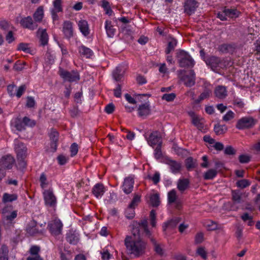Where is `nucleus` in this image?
<instances>
[{"label":"nucleus","mask_w":260,"mask_h":260,"mask_svg":"<svg viewBox=\"0 0 260 260\" xmlns=\"http://www.w3.org/2000/svg\"><path fill=\"white\" fill-rule=\"evenodd\" d=\"M130 227L132 235L126 237L124 244L127 253L137 257L145 252L146 247V243L142 239L141 235L145 234L149 236L150 232L148 229L147 219L141 222L134 221Z\"/></svg>","instance_id":"obj_1"},{"label":"nucleus","mask_w":260,"mask_h":260,"mask_svg":"<svg viewBox=\"0 0 260 260\" xmlns=\"http://www.w3.org/2000/svg\"><path fill=\"white\" fill-rule=\"evenodd\" d=\"M177 58L179 65L181 68H191L194 61L191 56L184 50H179L177 53Z\"/></svg>","instance_id":"obj_2"},{"label":"nucleus","mask_w":260,"mask_h":260,"mask_svg":"<svg viewBox=\"0 0 260 260\" xmlns=\"http://www.w3.org/2000/svg\"><path fill=\"white\" fill-rule=\"evenodd\" d=\"M240 12L235 8H223L217 14V17L221 21L228 20V18L235 19L238 17Z\"/></svg>","instance_id":"obj_3"},{"label":"nucleus","mask_w":260,"mask_h":260,"mask_svg":"<svg viewBox=\"0 0 260 260\" xmlns=\"http://www.w3.org/2000/svg\"><path fill=\"white\" fill-rule=\"evenodd\" d=\"M205 62L213 71H217L226 67V63L224 60L216 56L208 57L205 60Z\"/></svg>","instance_id":"obj_4"},{"label":"nucleus","mask_w":260,"mask_h":260,"mask_svg":"<svg viewBox=\"0 0 260 260\" xmlns=\"http://www.w3.org/2000/svg\"><path fill=\"white\" fill-rule=\"evenodd\" d=\"M256 121L250 116L242 117L237 122L236 127L239 129H244L253 127Z\"/></svg>","instance_id":"obj_5"},{"label":"nucleus","mask_w":260,"mask_h":260,"mask_svg":"<svg viewBox=\"0 0 260 260\" xmlns=\"http://www.w3.org/2000/svg\"><path fill=\"white\" fill-rule=\"evenodd\" d=\"M164 162L168 166L170 171L174 174H178L181 171L182 165L179 161L170 157H166L164 159Z\"/></svg>","instance_id":"obj_6"},{"label":"nucleus","mask_w":260,"mask_h":260,"mask_svg":"<svg viewBox=\"0 0 260 260\" xmlns=\"http://www.w3.org/2000/svg\"><path fill=\"white\" fill-rule=\"evenodd\" d=\"M148 144L153 147L157 145L161 146L162 141L160 134L157 131L152 132L148 137L145 136Z\"/></svg>","instance_id":"obj_7"},{"label":"nucleus","mask_w":260,"mask_h":260,"mask_svg":"<svg viewBox=\"0 0 260 260\" xmlns=\"http://www.w3.org/2000/svg\"><path fill=\"white\" fill-rule=\"evenodd\" d=\"M62 225V223L59 219H55L48 223V226L52 235H58L61 232Z\"/></svg>","instance_id":"obj_8"},{"label":"nucleus","mask_w":260,"mask_h":260,"mask_svg":"<svg viewBox=\"0 0 260 260\" xmlns=\"http://www.w3.org/2000/svg\"><path fill=\"white\" fill-rule=\"evenodd\" d=\"M14 158L11 155H6L0 160V170L11 169L14 163Z\"/></svg>","instance_id":"obj_9"},{"label":"nucleus","mask_w":260,"mask_h":260,"mask_svg":"<svg viewBox=\"0 0 260 260\" xmlns=\"http://www.w3.org/2000/svg\"><path fill=\"white\" fill-rule=\"evenodd\" d=\"M44 199L46 205L53 207L56 205V199L51 189L44 190L43 192Z\"/></svg>","instance_id":"obj_10"},{"label":"nucleus","mask_w":260,"mask_h":260,"mask_svg":"<svg viewBox=\"0 0 260 260\" xmlns=\"http://www.w3.org/2000/svg\"><path fill=\"white\" fill-rule=\"evenodd\" d=\"M60 76L64 80L69 82H76L80 79L79 73L77 72H68L67 71H61L60 73Z\"/></svg>","instance_id":"obj_11"},{"label":"nucleus","mask_w":260,"mask_h":260,"mask_svg":"<svg viewBox=\"0 0 260 260\" xmlns=\"http://www.w3.org/2000/svg\"><path fill=\"white\" fill-rule=\"evenodd\" d=\"M14 149L17 153V159L26 157V148L23 143L17 139L14 140Z\"/></svg>","instance_id":"obj_12"},{"label":"nucleus","mask_w":260,"mask_h":260,"mask_svg":"<svg viewBox=\"0 0 260 260\" xmlns=\"http://www.w3.org/2000/svg\"><path fill=\"white\" fill-rule=\"evenodd\" d=\"M134 177L133 175H130L126 177L123 181L122 186V190L126 194L130 193L134 187Z\"/></svg>","instance_id":"obj_13"},{"label":"nucleus","mask_w":260,"mask_h":260,"mask_svg":"<svg viewBox=\"0 0 260 260\" xmlns=\"http://www.w3.org/2000/svg\"><path fill=\"white\" fill-rule=\"evenodd\" d=\"M181 81L187 87H191L195 84L196 76L193 70H190L187 75H184L180 77Z\"/></svg>","instance_id":"obj_14"},{"label":"nucleus","mask_w":260,"mask_h":260,"mask_svg":"<svg viewBox=\"0 0 260 260\" xmlns=\"http://www.w3.org/2000/svg\"><path fill=\"white\" fill-rule=\"evenodd\" d=\"M199 6V3L196 0H186L184 3V12L190 15L194 13Z\"/></svg>","instance_id":"obj_15"},{"label":"nucleus","mask_w":260,"mask_h":260,"mask_svg":"<svg viewBox=\"0 0 260 260\" xmlns=\"http://www.w3.org/2000/svg\"><path fill=\"white\" fill-rule=\"evenodd\" d=\"M63 32L65 37L70 39L73 36V24L69 21H66L63 24Z\"/></svg>","instance_id":"obj_16"},{"label":"nucleus","mask_w":260,"mask_h":260,"mask_svg":"<svg viewBox=\"0 0 260 260\" xmlns=\"http://www.w3.org/2000/svg\"><path fill=\"white\" fill-rule=\"evenodd\" d=\"M189 115L192 118L193 124L199 129L201 130L204 127V119L197 115L193 112H188Z\"/></svg>","instance_id":"obj_17"},{"label":"nucleus","mask_w":260,"mask_h":260,"mask_svg":"<svg viewBox=\"0 0 260 260\" xmlns=\"http://www.w3.org/2000/svg\"><path fill=\"white\" fill-rule=\"evenodd\" d=\"M20 24L24 27L34 30L37 27V25L33 20L31 17L28 16L22 18L20 21Z\"/></svg>","instance_id":"obj_18"},{"label":"nucleus","mask_w":260,"mask_h":260,"mask_svg":"<svg viewBox=\"0 0 260 260\" xmlns=\"http://www.w3.org/2000/svg\"><path fill=\"white\" fill-rule=\"evenodd\" d=\"M92 192L97 199H100L105 192V188L101 183L96 184L92 188Z\"/></svg>","instance_id":"obj_19"},{"label":"nucleus","mask_w":260,"mask_h":260,"mask_svg":"<svg viewBox=\"0 0 260 260\" xmlns=\"http://www.w3.org/2000/svg\"><path fill=\"white\" fill-rule=\"evenodd\" d=\"M78 25L81 32L84 36L86 37L89 35L90 29L87 21L81 20L78 22Z\"/></svg>","instance_id":"obj_20"},{"label":"nucleus","mask_w":260,"mask_h":260,"mask_svg":"<svg viewBox=\"0 0 260 260\" xmlns=\"http://www.w3.org/2000/svg\"><path fill=\"white\" fill-rule=\"evenodd\" d=\"M62 2L61 0H54L53 8L51 10V14L53 19L57 18V13L61 12L62 9Z\"/></svg>","instance_id":"obj_21"},{"label":"nucleus","mask_w":260,"mask_h":260,"mask_svg":"<svg viewBox=\"0 0 260 260\" xmlns=\"http://www.w3.org/2000/svg\"><path fill=\"white\" fill-rule=\"evenodd\" d=\"M3 214L4 222L9 223L17 217V213L16 211L8 212L7 209L5 208L3 210Z\"/></svg>","instance_id":"obj_22"},{"label":"nucleus","mask_w":260,"mask_h":260,"mask_svg":"<svg viewBox=\"0 0 260 260\" xmlns=\"http://www.w3.org/2000/svg\"><path fill=\"white\" fill-rule=\"evenodd\" d=\"M125 71V68L122 66H118L113 72V76L114 79L117 81H120Z\"/></svg>","instance_id":"obj_23"},{"label":"nucleus","mask_w":260,"mask_h":260,"mask_svg":"<svg viewBox=\"0 0 260 260\" xmlns=\"http://www.w3.org/2000/svg\"><path fill=\"white\" fill-rule=\"evenodd\" d=\"M138 115L140 116H146L150 114V108L148 103L142 104L139 106L138 109Z\"/></svg>","instance_id":"obj_24"},{"label":"nucleus","mask_w":260,"mask_h":260,"mask_svg":"<svg viewBox=\"0 0 260 260\" xmlns=\"http://www.w3.org/2000/svg\"><path fill=\"white\" fill-rule=\"evenodd\" d=\"M49 137L52 141L51 147L53 151H55L57 147V141L58 137V133L55 130H52L49 134Z\"/></svg>","instance_id":"obj_25"},{"label":"nucleus","mask_w":260,"mask_h":260,"mask_svg":"<svg viewBox=\"0 0 260 260\" xmlns=\"http://www.w3.org/2000/svg\"><path fill=\"white\" fill-rule=\"evenodd\" d=\"M26 232L29 235L32 236L40 232L37 228V223L34 221H31L26 226Z\"/></svg>","instance_id":"obj_26"},{"label":"nucleus","mask_w":260,"mask_h":260,"mask_svg":"<svg viewBox=\"0 0 260 260\" xmlns=\"http://www.w3.org/2000/svg\"><path fill=\"white\" fill-rule=\"evenodd\" d=\"M215 96L219 99H224L227 95V90L224 86L219 85L216 87L214 90Z\"/></svg>","instance_id":"obj_27"},{"label":"nucleus","mask_w":260,"mask_h":260,"mask_svg":"<svg viewBox=\"0 0 260 260\" xmlns=\"http://www.w3.org/2000/svg\"><path fill=\"white\" fill-rule=\"evenodd\" d=\"M105 28L109 38H113L116 32V29L112 24L111 21L106 20L105 22Z\"/></svg>","instance_id":"obj_28"},{"label":"nucleus","mask_w":260,"mask_h":260,"mask_svg":"<svg viewBox=\"0 0 260 260\" xmlns=\"http://www.w3.org/2000/svg\"><path fill=\"white\" fill-rule=\"evenodd\" d=\"M232 199L234 204H240L243 202L242 193L239 190L232 191Z\"/></svg>","instance_id":"obj_29"},{"label":"nucleus","mask_w":260,"mask_h":260,"mask_svg":"<svg viewBox=\"0 0 260 260\" xmlns=\"http://www.w3.org/2000/svg\"><path fill=\"white\" fill-rule=\"evenodd\" d=\"M38 35L40 36V40L42 45H46L48 41V36L45 29H39L38 31Z\"/></svg>","instance_id":"obj_30"},{"label":"nucleus","mask_w":260,"mask_h":260,"mask_svg":"<svg viewBox=\"0 0 260 260\" xmlns=\"http://www.w3.org/2000/svg\"><path fill=\"white\" fill-rule=\"evenodd\" d=\"M211 89L207 87L204 91L200 94L199 98L195 102L196 103H199L202 101L208 98L211 94Z\"/></svg>","instance_id":"obj_31"},{"label":"nucleus","mask_w":260,"mask_h":260,"mask_svg":"<svg viewBox=\"0 0 260 260\" xmlns=\"http://www.w3.org/2000/svg\"><path fill=\"white\" fill-rule=\"evenodd\" d=\"M79 51L80 53L86 58L91 57L93 53L90 49L84 46H81L79 48Z\"/></svg>","instance_id":"obj_32"},{"label":"nucleus","mask_w":260,"mask_h":260,"mask_svg":"<svg viewBox=\"0 0 260 260\" xmlns=\"http://www.w3.org/2000/svg\"><path fill=\"white\" fill-rule=\"evenodd\" d=\"M12 127L15 128L16 130L21 131L25 128V125L23 121H21L19 119H15L11 122Z\"/></svg>","instance_id":"obj_33"},{"label":"nucleus","mask_w":260,"mask_h":260,"mask_svg":"<svg viewBox=\"0 0 260 260\" xmlns=\"http://www.w3.org/2000/svg\"><path fill=\"white\" fill-rule=\"evenodd\" d=\"M44 16V11L42 7H39L34 14V18L35 23L41 22Z\"/></svg>","instance_id":"obj_34"},{"label":"nucleus","mask_w":260,"mask_h":260,"mask_svg":"<svg viewBox=\"0 0 260 260\" xmlns=\"http://www.w3.org/2000/svg\"><path fill=\"white\" fill-rule=\"evenodd\" d=\"M189 183L187 179H180L178 181L177 188L180 191H183L188 187Z\"/></svg>","instance_id":"obj_35"},{"label":"nucleus","mask_w":260,"mask_h":260,"mask_svg":"<svg viewBox=\"0 0 260 260\" xmlns=\"http://www.w3.org/2000/svg\"><path fill=\"white\" fill-rule=\"evenodd\" d=\"M180 221L179 218H175V219H172L171 220L164 223L163 225V229L164 231L167 229H173L175 228L178 223Z\"/></svg>","instance_id":"obj_36"},{"label":"nucleus","mask_w":260,"mask_h":260,"mask_svg":"<svg viewBox=\"0 0 260 260\" xmlns=\"http://www.w3.org/2000/svg\"><path fill=\"white\" fill-rule=\"evenodd\" d=\"M227 129L228 128L225 125H221L219 123L215 124L214 127V132L217 135L224 134Z\"/></svg>","instance_id":"obj_37"},{"label":"nucleus","mask_w":260,"mask_h":260,"mask_svg":"<svg viewBox=\"0 0 260 260\" xmlns=\"http://www.w3.org/2000/svg\"><path fill=\"white\" fill-rule=\"evenodd\" d=\"M18 196L15 193L9 194L5 193L3 197V202L4 203L12 202L17 199Z\"/></svg>","instance_id":"obj_38"},{"label":"nucleus","mask_w":260,"mask_h":260,"mask_svg":"<svg viewBox=\"0 0 260 260\" xmlns=\"http://www.w3.org/2000/svg\"><path fill=\"white\" fill-rule=\"evenodd\" d=\"M177 41L176 39L172 38L169 42L168 47L165 51L166 53L169 54L172 51H173L175 47L176 46Z\"/></svg>","instance_id":"obj_39"},{"label":"nucleus","mask_w":260,"mask_h":260,"mask_svg":"<svg viewBox=\"0 0 260 260\" xmlns=\"http://www.w3.org/2000/svg\"><path fill=\"white\" fill-rule=\"evenodd\" d=\"M217 171L214 169H210L205 173L204 178L205 180H211L215 178L217 175Z\"/></svg>","instance_id":"obj_40"},{"label":"nucleus","mask_w":260,"mask_h":260,"mask_svg":"<svg viewBox=\"0 0 260 260\" xmlns=\"http://www.w3.org/2000/svg\"><path fill=\"white\" fill-rule=\"evenodd\" d=\"M40 182L42 188L44 190H46V188H47L49 185V182L47 180V177L45 174H41L40 177Z\"/></svg>","instance_id":"obj_41"},{"label":"nucleus","mask_w":260,"mask_h":260,"mask_svg":"<svg viewBox=\"0 0 260 260\" xmlns=\"http://www.w3.org/2000/svg\"><path fill=\"white\" fill-rule=\"evenodd\" d=\"M196 160L193 159L191 157H188L185 160L186 167L188 170L194 168L196 167Z\"/></svg>","instance_id":"obj_42"},{"label":"nucleus","mask_w":260,"mask_h":260,"mask_svg":"<svg viewBox=\"0 0 260 260\" xmlns=\"http://www.w3.org/2000/svg\"><path fill=\"white\" fill-rule=\"evenodd\" d=\"M8 249L5 245L1 247L0 250V260H8Z\"/></svg>","instance_id":"obj_43"},{"label":"nucleus","mask_w":260,"mask_h":260,"mask_svg":"<svg viewBox=\"0 0 260 260\" xmlns=\"http://www.w3.org/2000/svg\"><path fill=\"white\" fill-rule=\"evenodd\" d=\"M150 202L153 206H158L160 203L158 194L157 193L152 194L150 197Z\"/></svg>","instance_id":"obj_44"},{"label":"nucleus","mask_w":260,"mask_h":260,"mask_svg":"<svg viewBox=\"0 0 260 260\" xmlns=\"http://www.w3.org/2000/svg\"><path fill=\"white\" fill-rule=\"evenodd\" d=\"M125 217L128 219H132L135 217V208L128 206L125 211Z\"/></svg>","instance_id":"obj_45"},{"label":"nucleus","mask_w":260,"mask_h":260,"mask_svg":"<svg viewBox=\"0 0 260 260\" xmlns=\"http://www.w3.org/2000/svg\"><path fill=\"white\" fill-rule=\"evenodd\" d=\"M250 184V182L246 179H242L238 181L236 183L237 186L241 188H244L249 186Z\"/></svg>","instance_id":"obj_46"},{"label":"nucleus","mask_w":260,"mask_h":260,"mask_svg":"<svg viewBox=\"0 0 260 260\" xmlns=\"http://www.w3.org/2000/svg\"><path fill=\"white\" fill-rule=\"evenodd\" d=\"M176 192L174 189H173L168 192V199L170 203H174L176 200Z\"/></svg>","instance_id":"obj_47"},{"label":"nucleus","mask_w":260,"mask_h":260,"mask_svg":"<svg viewBox=\"0 0 260 260\" xmlns=\"http://www.w3.org/2000/svg\"><path fill=\"white\" fill-rule=\"evenodd\" d=\"M235 114L231 110L229 111L222 117V120L225 122H228L235 117Z\"/></svg>","instance_id":"obj_48"},{"label":"nucleus","mask_w":260,"mask_h":260,"mask_svg":"<svg viewBox=\"0 0 260 260\" xmlns=\"http://www.w3.org/2000/svg\"><path fill=\"white\" fill-rule=\"evenodd\" d=\"M141 201V197L139 194H135L133 200L132 201L131 204L129 205L131 207H132L134 208L136 206H138V204Z\"/></svg>","instance_id":"obj_49"},{"label":"nucleus","mask_w":260,"mask_h":260,"mask_svg":"<svg viewBox=\"0 0 260 260\" xmlns=\"http://www.w3.org/2000/svg\"><path fill=\"white\" fill-rule=\"evenodd\" d=\"M56 159L58 164L64 165L68 162L69 158L63 154H60L57 157Z\"/></svg>","instance_id":"obj_50"},{"label":"nucleus","mask_w":260,"mask_h":260,"mask_svg":"<svg viewBox=\"0 0 260 260\" xmlns=\"http://www.w3.org/2000/svg\"><path fill=\"white\" fill-rule=\"evenodd\" d=\"M241 218L244 221H248V224L251 226L253 224L252 217L248 213H245L241 216Z\"/></svg>","instance_id":"obj_51"},{"label":"nucleus","mask_w":260,"mask_h":260,"mask_svg":"<svg viewBox=\"0 0 260 260\" xmlns=\"http://www.w3.org/2000/svg\"><path fill=\"white\" fill-rule=\"evenodd\" d=\"M40 251V248L38 246H32L29 249V253L30 254V256L32 255H40L39 254V252Z\"/></svg>","instance_id":"obj_52"},{"label":"nucleus","mask_w":260,"mask_h":260,"mask_svg":"<svg viewBox=\"0 0 260 260\" xmlns=\"http://www.w3.org/2000/svg\"><path fill=\"white\" fill-rule=\"evenodd\" d=\"M23 123L24 125L28 126H34L36 124V122L34 120H32L27 117H24L23 118Z\"/></svg>","instance_id":"obj_53"},{"label":"nucleus","mask_w":260,"mask_h":260,"mask_svg":"<svg viewBox=\"0 0 260 260\" xmlns=\"http://www.w3.org/2000/svg\"><path fill=\"white\" fill-rule=\"evenodd\" d=\"M16 89L17 87L14 85H9L7 87L8 92L11 96H13L15 95Z\"/></svg>","instance_id":"obj_54"},{"label":"nucleus","mask_w":260,"mask_h":260,"mask_svg":"<svg viewBox=\"0 0 260 260\" xmlns=\"http://www.w3.org/2000/svg\"><path fill=\"white\" fill-rule=\"evenodd\" d=\"M70 151L71 156H74L77 154L78 151V146L76 143H74L71 145Z\"/></svg>","instance_id":"obj_55"},{"label":"nucleus","mask_w":260,"mask_h":260,"mask_svg":"<svg viewBox=\"0 0 260 260\" xmlns=\"http://www.w3.org/2000/svg\"><path fill=\"white\" fill-rule=\"evenodd\" d=\"M206 226L208 230L213 231L217 228V224L216 222L213 221H209L206 223Z\"/></svg>","instance_id":"obj_56"},{"label":"nucleus","mask_w":260,"mask_h":260,"mask_svg":"<svg viewBox=\"0 0 260 260\" xmlns=\"http://www.w3.org/2000/svg\"><path fill=\"white\" fill-rule=\"evenodd\" d=\"M197 252L198 255L201 256L203 259H205L207 258V252L204 248L200 247L198 248Z\"/></svg>","instance_id":"obj_57"},{"label":"nucleus","mask_w":260,"mask_h":260,"mask_svg":"<svg viewBox=\"0 0 260 260\" xmlns=\"http://www.w3.org/2000/svg\"><path fill=\"white\" fill-rule=\"evenodd\" d=\"M175 98V94L173 93H166L164 94L162 97V99L164 100H166L168 102H170L173 101Z\"/></svg>","instance_id":"obj_58"},{"label":"nucleus","mask_w":260,"mask_h":260,"mask_svg":"<svg viewBox=\"0 0 260 260\" xmlns=\"http://www.w3.org/2000/svg\"><path fill=\"white\" fill-rule=\"evenodd\" d=\"M150 218L152 226L154 227L156 224V214L154 210H151L150 212Z\"/></svg>","instance_id":"obj_59"},{"label":"nucleus","mask_w":260,"mask_h":260,"mask_svg":"<svg viewBox=\"0 0 260 260\" xmlns=\"http://www.w3.org/2000/svg\"><path fill=\"white\" fill-rule=\"evenodd\" d=\"M102 258L103 260H108L110 258L111 255L109 252L105 249H104L101 252Z\"/></svg>","instance_id":"obj_60"},{"label":"nucleus","mask_w":260,"mask_h":260,"mask_svg":"<svg viewBox=\"0 0 260 260\" xmlns=\"http://www.w3.org/2000/svg\"><path fill=\"white\" fill-rule=\"evenodd\" d=\"M154 155L156 159H160L162 157V152L160 149V146H157L154 150Z\"/></svg>","instance_id":"obj_61"},{"label":"nucleus","mask_w":260,"mask_h":260,"mask_svg":"<svg viewBox=\"0 0 260 260\" xmlns=\"http://www.w3.org/2000/svg\"><path fill=\"white\" fill-rule=\"evenodd\" d=\"M239 161L241 163H247L250 161V157L247 155H241L239 157Z\"/></svg>","instance_id":"obj_62"},{"label":"nucleus","mask_w":260,"mask_h":260,"mask_svg":"<svg viewBox=\"0 0 260 260\" xmlns=\"http://www.w3.org/2000/svg\"><path fill=\"white\" fill-rule=\"evenodd\" d=\"M25 89V87L24 85H21L19 86L18 88H17L16 89V92L15 95L17 96V97L20 98L23 93Z\"/></svg>","instance_id":"obj_63"},{"label":"nucleus","mask_w":260,"mask_h":260,"mask_svg":"<svg viewBox=\"0 0 260 260\" xmlns=\"http://www.w3.org/2000/svg\"><path fill=\"white\" fill-rule=\"evenodd\" d=\"M6 40L9 43H11L15 40V38L12 31H9L8 32L6 36Z\"/></svg>","instance_id":"obj_64"}]
</instances>
